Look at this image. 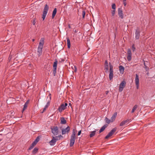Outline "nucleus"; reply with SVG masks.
Masks as SVG:
<instances>
[{"mask_svg":"<svg viewBox=\"0 0 155 155\" xmlns=\"http://www.w3.org/2000/svg\"><path fill=\"white\" fill-rule=\"evenodd\" d=\"M123 4L125 6L127 5L126 0H123Z\"/></svg>","mask_w":155,"mask_h":155,"instance_id":"c9c22d12","label":"nucleus"},{"mask_svg":"<svg viewBox=\"0 0 155 155\" xmlns=\"http://www.w3.org/2000/svg\"><path fill=\"white\" fill-rule=\"evenodd\" d=\"M49 9V7L46 4L45 5V6L44 8V11L43 12V15H42V18L43 20H44L46 16L47 15V14L48 13V11Z\"/></svg>","mask_w":155,"mask_h":155,"instance_id":"7ed1b4c3","label":"nucleus"},{"mask_svg":"<svg viewBox=\"0 0 155 155\" xmlns=\"http://www.w3.org/2000/svg\"><path fill=\"white\" fill-rule=\"evenodd\" d=\"M46 108H45V107L43 109V111L42 112V113H43V112H45L46 110Z\"/></svg>","mask_w":155,"mask_h":155,"instance_id":"a19ab883","label":"nucleus"},{"mask_svg":"<svg viewBox=\"0 0 155 155\" xmlns=\"http://www.w3.org/2000/svg\"><path fill=\"white\" fill-rule=\"evenodd\" d=\"M9 58H10V59H11V58L10 57V56H9Z\"/></svg>","mask_w":155,"mask_h":155,"instance_id":"3c124183","label":"nucleus"},{"mask_svg":"<svg viewBox=\"0 0 155 155\" xmlns=\"http://www.w3.org/2000/svg\"><path fill=\"white\" fill-rule=\"evenodd\" d=\"M74 32L75 33H77V31L76 30L74 31Z\"/></svg>","mask_w":155,"mask_h":155,"instance_id":"09e8293b","label":"nucleus"},{"mask_svg":"<svg viewBox=\"0 0 155 155\" xmlns=\"http://www.w3.org/2000/svg\"><path fill=\"white\" fill-rule=\"evenodd\" d=\"M107 127V125H104L103 127H102L99 131V133H101Z\"/></svg>","mask_w":155,"mask_h":155,"instance_id":"4be33fe9","label":"nucleus"},{"mask_svg":"<svg viewBox=\"0 0 155 155\" xmlns=\"http://www.w3.org/2000/svg\"><path fill=\"white\" fill-rule=\"evenodd\" d=\"M105 65H108L107 61H105Z\"/></svg>","mask_w":155,"mask_h":155,"instance_id":"79ce46f5","label":"nucleus"},{"mask_svg":"<svg viewBox=\"0 0 155 155\" xmlns=\"http://www.w3.org/2000/svg\"><path fill=\"white\" fill-rule=\"evenodd\" d=\"M32 41H35V39H32Z\"/></svg>","mask_w":155,"mask_h":155,"instance_id":"8fccbe9b","label":"nucleus"},{"mask_svg":"<svg viewBox=\"0 0 155 155\" xmlns=\"http://www.w3.org/2000/svg\"><path fill=\"white\" fill-rule=\"evenodd\" d=\"M57 13V9L56 8H54L53 12L52 14V18H53L55 16Z\"/></svg>","mask_w":155,"mask_h":155,"instance_id":"412c9836","label":"nucleus"},{"mask_svg":"<svg viewBox=\"0 0 155 155\" xmlns=\"http://www.w3.org/2000/svg\"><path fill=\"white\" fill-rule=\"evenodd\" d=\"M139 79L138 75L137 74H136L135 78V83L137 89H138L139 87Z\"/></svg>","mask_w":155,"mask_h":155,"instance_id":"4468645a","label":"nucleus"},{"mask_svg":"<svg viewBox=\"0 0 155 155\" xmlns=\"http://www.w3.org/2000/svg\"><path fill=\"white\" fill-rule=\"evenodd\" d=\"M61 123L62 124H65L66 123V120L63 117H61L60 118Z\"/></svg>","mask_w":155,"mask_h":155,"instance_id":"6ab92c4d","label":"nucleus"},{"mask_svg":"<svg viewBox=\"0 0 155 155\" xmlns=\"http://www.w3.org/2000/svg\"><path fill=\"white\" fill-rule=\"evenodd\" d=\"M144 66L145 67V68H146L147 67L146 65L145 64V62H144Z\"/></svg>","mask_w":155,"mask_h":155,"instance_id":"a18cd8bd","label":"nucleus"},{"mask_svg":"<svg viewBox=\"0 0 155 155\" xmlns=\"http://www.w3.org/2000/svg\"><path fill=\"white\" fill-rule=\"evenodd\" d=\"M105 120L106 122L108 124H109L110 123L111 121L109 119H108L107 117H106L105 118Z\"/></svg>","mask_w":155,"mask_h":155,"instance_id":"cd10ccee","label":"nucleus"},{"mask_svg":"<svg viewBox=\"0 0 155 155\" xmlns=\"http://www.w3.org/2000/svg\"><path fill=\"white\" fill-rule=\"evenodd\" d=\"M117 128H114L105 137V139H108L109 137L111 136L116 131Z\"/></svg>","mask_w":155,"mask_h":155,"instance_id":"0eeeda50","label":"nucleus"},{"mask_svg":"<svg viewBox=\"0 0 155 155\" xmlns=\"http://www.w3.org/2000/svg\"><path fill=\"white\" fill-rule=\"evenodd\" d=\"M137 107L138 106L137 105H134L132 109L131 113H134L137 108Z\"/></svg>","mask_w":155,"mask_h":155,"instance_id":"a878e982","label":"nucleus"},{"mask_svg":"<svg viewBox=\"0 0 155 155\" xmlns=\"http://www.w3.org/2000/svg\"><path fill=\"white\" fill-rule=\"evenodd\" d=\"M135 38L137 39H138L139 38L140 36V32L138 30H136L135 32Z\"/></svg>","mask_w":155,"mask_h":155,"instance_id":"aec40b11","label":"nucleus"},{"mask_svg":"<svg viewBox=\"0 0 155 155\" xmlns=\"http://www.w3.org/2000/svg\"><path fill=\"white\" fill-rule=\"evenodd\" d=\"M126 83L124 81H122L120 84V87H119V91L121 92L122 91L123 88L125 86Z\"/></svg>","mask_w":155,"mask_h":155,"instance_id":"6e6552de","label":"nucleus"},{"mask_svg":"<svg viewBox=\"0 0 155 155\" xmlns=\"http://www.w3.org/2000/svg\"><path fill=\"white\" fill-rule=\"evenodd\" d=\"M68 105L67 103H65L64 104H61V106L58 107V110L60 112H61L63 110H64L66 108V107Z\"/></svg>","mask_w":155,"mask_h":155,"instance_id":"39448f33","label":"nucleus"},{"mask_svg":"<svg viewBox=\"0 0 155 155\" xmlns=\"http://www.w3.org/2000/svg\"><path fill=\"white\" fill-rule=\"evenodd\" d=\"M132 49L133 52L134 51H135L136 48L134 47V44L132 46Z\"/></svg>","mask_w":155,"mask_h":155,"instance_id":"72a5a7b5","label":"nucleus"},{"mask_svg":"<svg viewBox=\"0 0 155 155\" xmlns=\"http://www.w3.org/2000/svg\"><path fill=\"white\" fill-rule=\"evenodd\" d=\"M118 15L120 18L123 19L124 18V14L121 8H118Z\"/></svg>","mask_w":155,"mask_h":155,"instance_id":"ddd939ff","label":"nucleus"},{"mask_svg":"<svg viewBox=\"0 0 155 155\" xmlns=\"http://www.w3.org/2000/svg\"><path fill=\"white\" fill-rule=\"evenodd\" d=\"M51 130L54 136L57 135L58 134V129L57 127H54L53 128H51Z\"/></svg>","mask_w":155,"mask_h":155,"instance_id":"423d86ee","label":"nucleus"},{"mask_svg":"<svg viewBox=\"0 0 155 155\" xmlns=\"http://www.w3.org/2000/svg\"><path fill=\"white\" fill-rule=\"evenodd\" d=\"M38 149L36 147L33 150L32 153L33 154L36 153L38 151Z\"/></svg>","mask_w":155,"mask_h":155,"instance_id":"bb28decb","label":"nucleus"},{"mask_svg":"<svg viewBox=\"0 0 155 155\" xmlns=\"http://www.w3.org/2000/svg\"><path fill=\"white\" fill-rule=\"evenodd\" d=\"M112 8L113 10H116V5L115 4H113L112 5Z\"/></svg>","mask_w":155,"mask_h":155,"instance_id":"7c9ffc66","label":"nucleus"},{"mask_svg":"<svg viewBox=\"0 0 155 155\" xmlns=\"http://www.w3.org/2000/svg\"><path fill=\"white\" fill-rule=\"evenodd\" d=\"M81 130H80L79 131H78V136H79V135H80L81 134Z\"/></svg>","mask_w":155,"mask_h":155,"instance_id":"ea45409f","label":"nucleus"},{"mask_svg":"<svg viewBox=\"0 0 155 155\" xmlns=\"http://www.w3.org/2000/svg\"><path fill=\"white\" fill-rule=\"evenodd\" d=\"M67 42L68 47V48H70L71 47V42L69 39L68 38H67Z\"/></svg>","mask_w":155,"mask_h":155,"instance_id":"5701e85b","label":"nucleus"},{"mask_svg":"<svg viewBox=\"0 0 155 155\" xmlns=\"http://www.w3.org/2000/svg\"><path fill=\"white\" fill-rule=\"evenodd\" d=\"M39 137H37L36 139H35V141H36L37 143H38V141H39Z\"/></svg>","mask_w":155,"mask_h":155,"instance_id":"e433bc0d","label":"nucleus"},{"mask_svg":"<svg viewBox=\"0 0 155 155\" xmlns=\"http://www.w3.org/2000/svg\"><path fill=\"white\" fill-rule=\"evenodd\" d=\"M85 15V12L84 10H83L82 12V15L83 18H84Z\"/></svg>","mask_w":155,"mask_h":155,"instance_id":"c756f323","label":"nucleus"},{"mask_svg":"<svg viewBox=\"0 0 155 155\" xmlns=\"http://www.w3.org/2000/svg\"><path fill=\"white\" fill-rule=\"evenodd\" d=\"M58 137V138L59 139L60 138L62 137H63L61 135H60Z\"/></svg>","mask_w":155,"mask_h":155,"instance_id":"37998d69","label":"nucleus"},{"mask_svg":"<svg viewBox=\"0 0 155 155\" xmlns=\"http://www.w3.org/2000/svg\"><path fill=\"white\" fill-rule=\"evenodd\" d=\"M36 23V20L35 18H33L32 21V24L33 25H35Z\"/></svg>","mask_w":155,"mask_h":155,"instance_id":"473e14b6","label":"nucleus"},{"mask_svg":"<svg viewBox=\"0 0 155 155\" xmlns=\"http://www.w3.org/2000/svg\"><path fill=\"white\" fill-rule=\"evenodd\" d=\"M117 114V113H115L111 118L110 120L111 122L114 121L116 117Z\"/></svg>","mask_w":155,"mask_h":155,"instance_id":"f3484780","label":"nucleus"},{"mask_svg":"<svg viewBox=\"0 0 155 155\" xmlns=\"http://www.w3.org/2000/svg\"><path fill=\"white\" fill-rule=\"evenodd\" d=\"M56 142V140L54 139V137H52V139L50 141L49 143L50 145L52 146L54 145Z\"/></svg>","mask_w":155,"mask_h":155,"instance_id":"dca6fc26","label":"nucleus"},{"mask_svg":"<svg viewBox=\"0 0 155 155\" xmlns=\"http://www.w3.org/2000/svg\"><path fill=\"white\" fill-rule=\"evenodd\" d=\"M34 146L31 144L30 147L28 148V150H31L33 148Z\"/></svg>","mask_w":155,"mask_h":155,"instance_id":"f704fd0d","label":"nucleus"},{"mask_svg":"<svg viewBox=\"0 0 155 155\" xmlns=\"http://www.w3.org/2000/svg\"><path fill=\"white\" fill-rule=\"evenodd\" d=\"M75 134L76 133L74 131V129H73L70 140V145L71 147L72 146L74 143L75 140Z\"/></svg>","mask_w":155,"mask_h":155,"instance_id":"f03ea898","label":"nucleus"},{"mask_svg":"<svg viewBox=\"0 0 155 155\" xmlns=\"http://www.w3.org/2000/svg\"><path fill=\"white\" fill-rule=\"evenodd\" d=\"M74 67L75 68L74 71L76 72L77 71V68L75 66H74Z\"/></svg>","mask_w":155,"mask_h":155,"instance_id":"c03bdc74","label":"nucleus"},{"mask_svg":"<svg viewBox=\"0 0 155 155\" xmlns=\"http://www.w3.org/2000/svg\"><path fill=\"white\" fill-rule=\"evenodd\" d=\"M119 69L120 74H123L124 70V67L122 65H120L119 66Z\"/></svg>","mask_w":155,"mask_h":155,"instance_id":"a211bd4d","label":"nucleus"},{"mask_svg":"<svg viewBox=\"0 0 155 155\" xmlns=\"http://www.w3.org/2000/svg\"><path fill=\"white\" fill-rule=\"evenodd\" d=\"M37 142L35 141H34L32 143V144L34 146H35V145L37 143Z\"/></svg>","mask_w":155,"mask_h":155,"instance_id":"58836bf2","label":"nucleus"},{"mask_svg":"<svg viewBox=\"0 0 155 155\" xmlns=\"http://www.w3.org/2000/svg\"><path fill=\"white\" fill-rule=\"evenodd\" d=\"M51 94H50L48 96L47 98V99H48L47 100V103L45 107V108H47L50 105V102L51 99Z\"/></svg>","mask_w":155,"mask_h":155,"instance_id":"2eb2a0df","label":"nucleus"},{"mask_svg":"<svg viewBox=\"0 0 155 155\" xmlns=\"http://www.w3.org/2000/svg\"><path fill=\"white\" fill-rule=\"evenodd\" d=\"M68 28H71V26L70 25H68Z\"/></svg>","mask_w":155,"mask_h":155,"instance_id":"de8ad7c7","label":"nucleus"},{"mask_svg":"<svg viewBox=\"0 0 155 155\" xmlns=\"http://www.w3.org/2000/svg\"><path fill=\"white\" fill-rule=\"evenodd\" d=\"M69 105H70V106H71V103H69Z\"/></svg>","mask_w":155,"mask_h":155,"instance_id":"603ef678","label":"nucleus"},{"mask_svg":"<svg viewBox=\"0 0 155 155\" xmlns=\"http://www.w3.org/2000/svg\"><path fill=\"white\" fill-rule=\"evenodd\" d=\"M104 68L106 70V72H108L109 67L108 65H105Z\"/></svg>","mask_w":155,"mask_h":155,"instance_id":"c85d7f7f","label":"nucleus"},{"mask_svg":"<svg viewBox=\"0 0 155 155\" xmlns=\"http://www.w3.org/2000/svg\"><path fill=\"white\" fill-rule=\"evenodd\" d=\"M54 139H55L56 140V141H57L58 140H59V139L58 138V136H56L55 137H54Z\"/></svg>","mask_w":155,"mask_h":155,"instance_id":"4c0bfd02","label":"nucleus"},{"mask_svg":"<svg viewBox=\"0 0 155 155\" xmlns=\"http://www.w3.org/2000/svg\"><path fill=\"white\" fill-rule=\"evenodd\" d=\"M131 121V119H127L126 120L123 121L120 124V126H122L124 125H127Z\"/></svg>","mask_w":155,"mask_h":155,"instance_id":"9d476101","label":"nucleus"},{"mask_svg":"<svg viewBox=\"0 0 155 155\" xmlns=\"http://www.w3.org/2000/svg\"><path fill=\"white\" fill-rule=\"evenodd\" d=\"M70 130V127L68 126L65 128H63L61 130L62 134L63 135L65 134L66 133H68Z\"/></svg>","mask_w":155,"mask_h":155,"instance_id":"f8f14e48","label":"nucleus"},{"mask_svg":"<svg viewBox=\"0 0 155 155\" xmlns=\"http://www.w3.org/2000/svg\"><path fill=\"white\" fill-rule=\"evenodd\" d=\"M44 44V38H42L40 40L37 50L38 55L39 56H40L42 54V49L43 48Z\"/></svg>","mask_w":155,"mask_h":155,"instance_id":"f257e3e1","label":"nucleus"},{"mask_svg":"<svg viewBox=\"0 0 155 155\" xmlns=\"http://www.w3.org/2000/svg\"><path fill=\"white\" fill-rule=\"evenodd\" d=\"M57 63H58V61L57 60H56L54 63V64H53V74L54 75V76H55L56 75V70H57Z\"/></svg>","mask_w":155,"mask_h":155,"instance_id":"1a4fd4ad","label":"nucleus"},{"mask_svg":"<svg viewBox=\"0 0 155 155\" xmlns=\"http://www.w3.org/2000/svg\"><path fill=\"white\" fill-rule=\"evenodd\" d=\"M109 66H110V73L109 74V78L110 80H112L113 77V66L110 64L109 63Z\"/></svg>","mask_w":155,"mask_h":155,"instance_id":"20e7f679","label":"nucleus"},{"mask_svg":"<svg viewBox=\"0 0 155 155\" xmlns=\"http://www.w3.org/2000/svg\"><path fill=\"white\" fill-rule=\"evenodd\" d=\"M115 10H112L111 11V14H112V15L113 16H114V15L115 14Z\"/></svg>","mask_w":155,"mask_h":155,"instance_id":"2f4dec72","label":"nucleus"},{"mask_svg":"<svg viewBox=\"0 0 155 155\" xmlns=\"http://www.w3.org/2000/svg\"><path fill=\"white\" fill-rule=\"evenodd\" d=\"M109 91H107L106 92V95H107L108 93H109Z\"/></svg>","mask_w":155,"mask_h":155,"instance_id":"49530a36","label":"nucleus"},{"mask_svg":"<svg viewBox=\"0 0 155 155\" xmlns=\"http://www.w3.org/2000/svg\"><path fill=\"white\" fill-rule=\"evenodd\" d=\"M127 60L128 61H130L131 59L132 54L130 49H129L127 51Z\"/></svg>","mask_w":155,"mask_h":155,"instance_id":"9b49d317","label":"nucleus"},{"mask_svg":"<svg viewBox=\"0 0 155 155\" xmlns=\"http://www.w3.org/2000/svg\"><path fill=\"white\" fill-rule=\"evenodd\" d=\"M29 102V101H27L25 103V104L24 105V107H23V111H24V110L26 109L27 107L28 104V103Z\"/></svg>","mask_w":155,"mask_h":155,"instance_id":"b1692460","label":"nucleus"},{"mask_svg":"<svg viewBox=\"0 0 155 155\" xmlns=\"http://www.w3.org/2000/svg\"><path fill=\"white\" fill-rule=\"evenodd\" d=\"M96 134V130H94L92 132H91V133L90 135V137H92L94 136Z\"/></svg>","mask_w":155,"mask_h":155,"instance_id":"393cba45","label":"nucleus"}]
</instances>
